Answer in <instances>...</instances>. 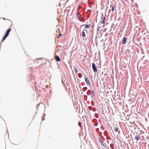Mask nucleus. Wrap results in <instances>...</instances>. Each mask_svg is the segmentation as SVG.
Wrapping results in <instances>:
<instances>
[{"instance_id": "nucleus-16", "label": "nucleus", "mask_w": 149, "mask_h": 149, "mask_svg": "<svg viewBox=\"0 0 149 149\" xmlns=\"http://www.w3.org/2000/svg\"><path fill=\"white\" fill-rule=\"evenodd\" d=\"M84 31H87V30L86 29Z\"/></svg>"}, {"instance_id": "nucleus-12", "label": "nucleus", "mask_w": 149, "mask_h": 149, "mask_svg": "<svg viewBox=\"0 0 149 149\" xmlns=\"http://www.w3.org/2000/svg\"><path fill=\"white\" fill-rule=\"evenodd\" d=\"M74 71H75V72L76 73H78V71L77 70V68H74Z\"/></svg>"}, {"instance_id": "nucleus-3", "label": "nucleus", "mask_w": 149, "mask_h": 149, "mask_svg": "<svg viewBox=\"0 0 149 149\" xmlns=\"http://www.w3.org/2000/svg\"><path fill=\"white\" fill-rule=\"evenodd\" d=\"M85 81L88 85H90V83L89 82V80L87 77H85Z\"/></svg>"}, {"instance_id": "nucleus-1", "label": "nucleus", "mask_w": 149, "mask_h": 149, "mask_svg": "<svg viewBox=\"0 0 149 149\" xmlns=\"http://www.w3.org/2000/svg\"><path fill=\"white\" fill-rule=\"evenodd\" d=\"M11 30V29H9L7 31L6 33H5V35L3 37V38L1 40L2 42H3L5 39L6 38V37L8 36L9 34L10 31Z\"/></svg>"}, {"instance_id": "nucleus-4", "label": "nucleus", "mask_w": 149, "mask_h": 149, "mask_svg": "<svg viewBox=\"0 0 149 149\" xmlns=\"http://www.w3.org/2000/svg\"><path fill=\"white\" fill-rule=\"evenodd\" d=\"M127 40V38H126L125 37H124L123 40L122 41H123V44H125L126 43V41Z\"/></svg>"}, {"instance_id": "nucleus-10", "label": "nucleus", "mask_w": 149, "mask_h": 149, "mask_svg": "<svg viewBox=\"0 0 149 149\" xmlns=\"http://www.w3.org/2000/svg\"><path fill=\"white\" fill-rule=\"evenodd\" d=\"M114 9H115V7L114 6H112V8H111L113 12L114 11Z\"/></svg>"}, {"instance_id": "nucleus-6", "label": "nucleus", "mask_w": 149, "mask_h": 149, "mask_svg": "<svg viewBox=\"0 0 149 149\" xmlns=\"http://www.w3.org/2000/svg\"><path fill=\"white\" fill-rule=\"evenodd\" d=\"M106 19V17H104L103 19V20L102 22V23L103 24H104L105 23V20Z\"/></svg>"}, {"instance_id": "nucleus-15", "label": "nucleus", "mask_w": 149, "mask_h": 149, "mask_svg": "<svg viewBox=\"0 0 149 149\" xmlns=\"http://www.w3.org/2000/svg\"><path fill=\"white\" fill-rule=\"evenodd\" d=\"M79 77L80 78L82 76V74L81 73H79Z\"/></svg>"}, {"instance_id": "nucleus-11", "label": "nucleus", "mask_w": 149, "mask_h": 149, "mask_svg": "<svg viewBox=\"0 0 149 149\" xmlns=\"http://www.w3.org/2000/svg\"><path fill=\"white\" fill-rule=\"evenodd\" d=\"M62 36V34L61 33H60L59 35L57 37V38H59L61 36Z\"/></svg>"}, {"instance_id": "nucleus-2", "label": "nucleus", "mask_w": 149, "mask_h": 149, "mask_svg": "<svg viewBox=\"0 0 149 149\" xmlns=\"http://www.w3.org/2000/svg\"><path fill=\"white\" fill-rule=\"evenodd\" d=\"M92 66L94 71V72H97V68L94 63H92Z\"/></svg>"}, {"instance_id": "nucleus-5", "label": "nucleus", "mask_w": 149, "mask_h": 149, "mask_svg": "<svg viewBox=\"0 0 149 149\" xmlns=\"http://www.w3.org/2000/svg\"><path fill=\"white\" fill-rule=\"evenodd\" d=\"M55 59L57 61H61V59L60 58H59V57L58 56H57L55 57Z\"/></svg>"}, {"instance_id": "nucleus-9", "label": "nucleus", "mask_w": 149, "mask_h": 149, "mask_svg": "<svg viewBox=\"0 0 149 149\" xmlns=\"http://www.w3.org/2000/svg\"><path fill=\"white\" fill-rule=\"evenodd\" d=\"M119 129L115 127L114 129V130L115 132H117L118 131Z\"/></svg>"}, {"instance_id": "nucleus-8", "label": "nucleus", "mask_w": 149, "mask_h": 149, "mask_svg": "<svg viewBox=\"0 0 149 149\" xmlns=\"http://www.w3.org/2000/svg\"><path fill=\"white\" fill-rule=\"evenodd\" d=\"M82 36L83 38H84L86 36V34L84 31H82Z\"/></svg>"}, {"instance_id": "nucleus-13", "label": "nucleus", "mask_w": 149, "mask_h": 149, "mask_svg": "<svg viewBox=\"0 0 149 149\" xmlns=\"http://www.w3.org/2000/svg\"><path fill=\"white\" fill-rule=\"evenodd\" d=\"M77 16H78V18L79 19H80V16H79V12H78Z\"/></svg>"}, {"instance_id": "nucleus-14", "label": "nucleus", "mask_w": 149, "mask_h": 149, "mask_svg": "<svg viewBox=\"0 0 149 149\" xmlns=\"http://www.w3.org/2000/svg\"><path fill=\"white\" fill-rule=\"evenodd\" d=\"M135 139L136 140H138L139 139V137L138 136H136L135 137Z\"/></svg>"}, {"instance_id": "nucleus-7", "label": "nucleus", "mask_w": 149, "mask_h": 149, "mask_svg": "<svg viewBox=\"0 0 149 149\" xmlns=\"http://www.w3.org/2000/svg\"><path fill=\"white\" fill-rule=\"evenodd\" d=\"M91 25L90 24H86L85 26V28L86 29H88L90 28Z\"/></svg>"}]
</instances>
